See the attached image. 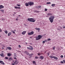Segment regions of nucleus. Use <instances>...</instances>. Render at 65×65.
<instances>
[{
	"mask_svg": "<svg viewBox=\"0 0 65 65\" xmlns=\"http://www.w3.org/2000/svg\"><path fill=\"white\" fill-rule=\"evenodd\" d=\"M42 42H43V43H45V41H43Z\"/></svg>",
	"mask_w": 65,
	"mask_h": 65,
	"instance_id": "4c0bfd02",
	"label": "nucleus"
},
{
	"mask_svg": "<svg viewBox=\"0 0 65 65\" xmlns=\"http://www.w3.org/2000/svg\"><path fill=\"white\" fill-rule=\"evenodd\" d=\"M29 3H25V5L26 6H29Z\"/></svg>",
	"mask_w": 65,
	"mask_h": 65,
	"instance_id": "9d476101",
	"label": "nucleus"
},
{
	"mask_svg": "<svg viewBox=\"0 0 65 65\" xmlns=\"http://www.w3.org/2000/svg\"><path fill=\"white\" fill-rule=\"evenodd\" d=\"M47 16H49V15H52V14L51 13H48L47 14Z\"/></svg>",
	"mask_w": 65,
	"mask_h": 65,
	"instance_id": "2eb2a0df",
	"label": "nucleus"
},
{
	"mask_svg": "<svg viewBox=\"0 0 65 65\" xmlns=\"http://www.w3.org/2000/svg\"><path fill=\"white\" fill-rule=\"evenodd\" d=\"M32 63H33V64H34L35 63H36V62H35V61H32Z\"/></svg>",
	"mask_w": 65,
	"mask_h": 65,
	"instance_id": "a878e982",
	"label": "nucleus"
},
{
	"mask_svg": "<svg viewBox=\"0 0 65 65\" xmlns=\"http://www.w3.org/2000/svg\"><path fill=\"white\" fill-rule=\"evenodd\" d=\"M38 6H36V8H38Z\"/></svg>",
	"mask_w": 65,
	"mask_h": 65,
	"instance_id": "13d9d810",
	"label": "nucleus"
},
{
	"mask_svg": "<svg viewBox=\"0 0 65 65\" xmlns=\"http://www.w3.org/2000/svg\"><path fill=\"white\" fill-rule=\"evenodd\" d=\"M55 47H53V50H55Z\"/></svg>",
	"mask_w": 65,
	"mask_h": 65,
	"instance_id": "c9c22d12",
	"label": "nucleus"
},
{
	"mask_svg": "<svg viewBox=\"0 0 65 65\" xmlns=\"http://www.w3.org/2000/svg\"><path fill=\"white\" fill-rule=\"evenodd\" d=\"M29 3L30 6L34 5V3L32 2H30Z\"/></svg>",
	"mask_w": 65,
	"mask_h": 65,
	"instance_id": "20e7f679",
	"label": "nucleus"
},
{
	"mask_svg": "<svg viewBox=\"0 0 65 65\" xmlns=\"http://www.w3.org/2000/svg\"><path fill=\"white\" fill-rule=\"evenodd\" d=\"M38 37H37L36 38V40H39L40 39L42 38V36L40 35H39L38 36Z\"/></svg>",
	"mask_w": 65,
	"mask_h": 65,
	"instance_id": "7ed1b4c3",
	"label": "nucleus"
},
{
	"mask_svg": "<svg viewBox=\"0 0 65 65\" xmlns=\"http://www.w3.org/2000/svg\"><path fill=\"white\" fill-rule=\"evenodd\" d=\"M14 59H15V60H17V58L15 57H14Z\"/></svg>",
	"mask_w": 65,
	"mask_h": 65,
	"instance_id": "3c124183",
	"label": "nucleus"
},
{
	"mask_svg": "<svg viewBox=\"0 0 65 65\" xmlns=\"http://www.w3.org/2000/svg\"><path fill=\"white\" fill-rule=\"evenodd\" d=\"M3 48V49H4V47H3V48Z\"/></svg>",
	"mask_w": 65,
	"mask_h": 65,
	"instance_id": "e2e57ef3",
	"label": "nucleus"
},
{
	"mask_svg": "<svg viewBox=\"0 0 65 65\" xmlns=\"http://www.w3.org/2000/svg\"><path fill=\"white\" fill-rule=\"evenodd\" d=\"M30 38L31 39V38H31V37H30Z\"/></svg>",
	"mask_w": 65,
	"mask_h": 65,
	"instance_id": "69168bd1",
	"label": "nucleus"
},
{
	"mask_svg": "<svg viewBox=\"0 0 65 65\" xmlns=\"http://www.w3.org/2000/svg\"><path fill=\"white\" fill-rule=\"evenodd\" d=\"M14 31H16V30H14Z\"/></svg>",
	"mask_w": 65,
	"mask_h": 65,
	"instance_id": "0e129e2a",
	"label": "nucleus"
},
{
	"mask_svg": "<svg viewBox=\"0 0 65 65\" xmlns=\"http://www.w3.org/2000/svg\"><path fill=\"white\" fill-rule=\"evenodd\" d=\"M12 60V58L11 57H10L9 58V60L10 61H11Z\"/></svg>",
	"mask_w": 65,
	"mask_h": 65,
	"instance_id": "5701e85b",
	"label": "nucleus"
},
{
	"mask_svg": "<svg viewBox=\"0 0 65 65\" xmlns=\"http://www.w3.org/2000/svg\"><path fill=\"white\" fill-rule=\"evenodd\" d=\"M17 6H20V4H17Z\"/></svg>",
	"mask_w": 65,
	"mask_h": 65,
	"instance_id": "473e14b6",
	"label": "nucleus"
},
{
	"mask_svg": "<svg viewBox=\"0 0 65 65\" xmlns=\"http://www.w3.org/2000/svg\"><path fill=\"white\" fill-rule=\"evenodd\" d=\"M51 2H47L46 3V4H51Z\"/></svg>",
	"mask_w": 65,
	"mask_h": 65,
	"instance_id": "393cba45",
	"label": "nucleus"
},
{
	"mask_svg": "<svg viewBox=\"0 0 65 65\" xmlns=\"http://www.w3.org/2000/svg\"><path fill=\"white\" fill-rule=\"evenodd\" d=\"M16 21H18V19H16Z\"/></svg>",
	"mask_w": 65,
	"mask_h": 65,
	"instance_id": "6e6d98bb",
	"label": "nucleus"
},
{
	"mask_svg": "<svg viewBox=\"0 0 65 65\" xmlns=\"http://www.w3.org/2000/svg\"><path fill=\"white\" fill-rule=\"evenodd\" d=\"M47 10V9H45V11H46Z\"/></svg>",
	"mask_w": 65,
	"mask_h": 65,
	"instance_id": "e433bc0d",
	"label": "nucleus"
},
{
	"mask_svg": "<svg viewBox=\"0 0 65 65\" xmlns=\"http://www.w3.org/2000/svg\"><path fill=\"white\" fill-rule=\"evenodd\" d=\"M61 63H64V62H63L62 61H61Z\"/></svg>",
	"mask_w": 65,
	"mask_h": 65,
	"instance_id": "c03bdc74",
	"label": "nucleus"
},
{
	"mask_svg": "<svg viewBox=\"0 0 65 65\" xmlns=\"http://www.w3.org/2000/svg\"><path fill=\"white\" fill-rule=\"evenodd\" d=\"M18 46L19 48H21V46L20 45H19Z\"/></svg>",
	"mask_w": 65,
	"mask_h": 65,
	"instance_id": "72a5a7b5",
	"label": "nucleus"
},
{
	"mask_svg": "<svg viewBox=\"0 0 65 65\" xmlns=\"http://www.w3.org/2000/svg\"><path fill=\"white\" fill-rule=\"evenodd\" d=\"M37 55H39H39H40V53H39L38 54H37Z\"/></svg>",
	"mask_w": 65,
	"mask_h": 65,
	"instance_id": "de8ad7c7",
	"label": "nucleus"
},
{
	"mask_svg": "<svg viewBox=\"0 0 65 65\" xmlns=\"http://www.w3.org/2000/svg\"><path fill=\"white\" fill-rule=\"evenodd\" d=\"M44 57L42 56H40L39 57L40 59H41V60H42L43 59H44Z\"/></svg>",
	"mask_w": 65,
	"mask_h": 65,
	"instance_id": "423d86ee",
	"label": "nucleus"
},
{
	"mask_svg": "<svg viewBox=\"0 0 65 65\" xmlns=\"http://www.w3.org/2000/svg\"><path fill=\"white\" fill-rule=\"evenodd\" d=\"M2 30L0 28V32H2Z\"/></svg>",
	"mask_w": 65,
	"mask_h": 65,
	"instance_id": "f704fd0d",
	"label": "nucleus"
},
{
	"mask_svg": "<svg viewBox=\"0 0 65 65\" xmlns=\"http://www.w3.org/2000/svg\"><path fill=\"white\" fill-rule=\"evenodd\" d=\"M49 57L51 59H53V58H54V56H50Z\"/></svg>",
	"mask_w": 65,
	"mask_h": 65,
	"instance_id": "4468645a",
	"label": "nucleus"
},
{
	"mask_svg": "<svg viewBox=\"0 0 65 65\" xmlns=\"http://www.w3.org/2000/svg\"><path fill=\"white\" fill-rule=\"evenodd\" d=\"M26 44H27V43H26Z\"/></svg>",
	"mask_w": 65,
	"mask_h": 65,
	"instance_id": "680f3d73",
	"label": "nucleus"
},
{
	"mask_svg": "<svg viewBox=\"0 0 65 65\" xmlns=\"http://www.w3.org/2000/svg\"><path fill=\"white\" fill-rule=\"evenodd\" d=\"M21 8V7H18V9H20Z\"/></svg>",
	"mask_w": 65,
	"mask_h": 65,
	"instance_id": "49530a36",
	"label": "nucleus"
},
{
	"mask_svg": "<svg viewBox=\"0 0 65 65\" xmlns=\"http://www.w3.org/2000/svg\"><path fill=\"white\" fill-rule=\"evenodd\" d=\"M15 62H18V60H15Z\"/></svg>",
	"mask_w": 65,
	"mask_h": 65,
	"instance_id": "603ef678",
	"label": "nucleus"
},
{
	"mask_svg": "<svg viewBox=\"0 0 65 65\" xmlns=\"http://www.w3.org/2000/svg\"><path fill=\"white\" fill-rule=\"evenodd\" d=\"M4 32H5V33H6V34H7V33H8V31H7V30L5 31Z\"/></svg>",
	"mask_w": 65,
	"mask_h": 65,
	"instance_id": "4be33fe9",
	"label": "nucleus"
},
{
	"mask_svg": "<svg viewBox=\"0 0 65 65\" xmlns=\"http://www.w3.org/2000/svg\"><path fill=\"white\" fill-rule=\"evenodd\" d=\"M25 54H26V55H28L29 54V53H27V51H25Z\"/></svg>",
	"mask_w": 65,
	"mask_h": 65,
	"instance_id": "412c9836",
	"label": "nucleus"
},
{
	"mask_svg": "<svg viewBox=\"0 0 65 65\" xmlns=\"http://www.w3.org/2000/svg\"><path fill=\"white\" fill-rule=\"evenodd\" d=\"M57 29L58 30H59V31H60V29H59V28Z\"/></svg>",
	"mask_w": 65,
	"mask_h": 65,
	"instance_id": "8fccbe9b",
	"label": "nucleus"
},
{
	"mask_svg": "<svg viewBox=\"0 0 65 65\" xmlns=\"http://www.w3.org/2000/svg\"><path fill=\"white\" fill-rule=\"evenodd\" d=\"M26 33V31H23L22 32V34H23V35H24L25 33Z\"/></svg>",
	"mask_w": 65,
	"mask_h": 65,
	"instance_id": "f8f14e48",
	"label": "nucleus"
},
{
	"mask_svg": "<svg viewBox=\"0 0 65 65\" xmlns=\"http://www.w3.org/2000/svg\"><path fill=\"white\" fill-rule=\"evenodd\" d=\"M12 65H15V64H14V63H12Z\"/></svg>",
	"mask_w": 65,
	"mask_h": 65,
	"instance_id": "4d7b16f0",
	"label": "nucleus"
},
{
	"mask_svg": "<svg viewBox=\"0 0 65 65\" xmlns=\"http://www.w3.org/2000/svg\"><path fill=\"white\" fill-rule=\"evenodd\" d=\"M16 63V62H14V64H15Z\"/></svg>",
	"mask_w": 65,
	"mask_h": 65,
	"instance_id": "052dcab7",
	"label": "nucleus"
},
{
	"mask_svg": "<svg viewBox=\"0 0 65 65\" xmlns=\"http://www.w3.org/2000/svg\"><path fill=\"white\" fill-rule=\"evenodd\" d=\"M35 12H39V11L36 10L35 11Z\"/></svg>",
	"mask_w": 65,
	"mask_h": 65,
	"instance_id": "c85d7f7f",
	"label": "nucleus"
},
{
	"mask_svg": "<svg viewBox=\"0 0 65 65\" xmlns=\"http://www.w3.org/2000/svg\"><path fill=\"white\" fill-rule=\"evenodd\" d=\"M45 41V42H47V40H46V41Z\"/></svg>",
	"mask_w": 65,
	"mask_h": 65,
	"instance_id": "864d4df0",
	"label": "nucleus"
},
{
	"mask_svg": "<svg viewBox=\"0 0 65 65\" xmlns=\"http://www.w3.org/2000/svg\"><path fill=\"white\" fill-rule=\"evenodd\" d=\"M2 21H4L5 20V19L3 18L2 19Z\"/></svg>",
	"mask_w": 65,
	"mask_h": 65,
	"instance_id": "37998d69",
	"label": "nucleus"
},
{
	"mask_svg": "<svg viewBox=\"0 0 65 65\" xmlns=\"http://www.w3.org/2000/svg\"><path fill=\"white\" fill-rule=\"evenodd\" d=\"M51 39H48L47 40H48V41H50V40H51Z\"/></svg>",
	"mask_w": 65,
	"mask_h": 65,
	"instance_id": "58836bf2",
	"label": "nucleus"
},
{
	"mask_svg": "<svg viewBox=\"0 0 65 65\" xmlns=\"http://www.w3.org/2000/svg\"><path fill=\"white\" fill-rule=\"evenodd\" d=\"M35 29L37 30H40V29L39 28H35Z\"/></svg>",
	"mask_w": 65,
	"mask_h": 65,
	"instance_id": "f3484780",
	"label": "nucleus"
},
{
	"mask_svg": "<svg viewBox=\"0 0 65 65\" xmlns=\"http://www.w3.org/2000/svg\"><path fill=\"white\" fill-rule=\"evenodd\" d=\"M5 59H8V57H5Z\"/></svg>",
	"mask_w": 65,
	"mask_h": 65,
	"instance_id": "2f4dec72",
	"label": "nucleus"
},
{
	"mask_svg": "<svg viewBox=\"0 0 65 65\" xmlns=\"http://www.w3.org/2000/svg\"><path fill=\"white\" fill-rule=\"evenodd\" d=\"M52 6V7H54L55 6V4H52L51 5Z\"/></svg>",
	"mask_w": 65,
	"mask_h": 65,
	"instance_id": "aec40b11",
	"label": "nucleus"
},
{
	"mask_svg": "<svg viewBox=\"0 0 65 65\" xmlns=\"http://www.w3.org/2000/svg\"><path fill=\"white\" fill-rule=\"evenodd\" d=\"M14 8L16 9H18V7H15Z\"/></svg>",
	"mask_w": 65,
	"mask_h": 65,
	"instance_id": "ea45409f",
	"label": "nucleus"
},
{
	"mask_svg": "<svg viewBox=\"0 0 65 65\" xmlns=\"http://www.w3.org/2000/svg\"><path fill=\"white\" fill-rule=\"evenodd\" d=\"M34 34V32L33 31L31 32L30 33H28V35H32Z\"/></svg>",
	"mask_w": 65,
	"mask_h": 65,
	"instance_id": "39448f33",
	"label": "nucleus"
},
{
	"mask_svg": "<svg viewBox=\"0 0 65 65\" xmlns=\"http://www.w3.org/2000/svg\"><path fill=\"white\" fill-rule=\"evenodd\" d=\"M11 35V32H10L8 34V36H9L10 35Z\"/></svg>",
	"mask_w": 65,
	"mask_h": 65,
	"instance_id": "ddd939ff",
	"label": "nucleus"
},
{
	"mask_svg": "<svg viewBox=\"0 0 65 65\" xmlns=\"http://www.w3.org/2000/svg\"><path fill=\"white\" fill-rule=\"evenodd\" d=\"M19 17H20V15H19Z\"/></svg>",
	"mask_w": 65,
	"mask_h": 65,
	"instance_id": "338daca9",
	"label": "nucleus"
},
{
	"mask_svg": "<svg viewBox=\"0 0 65 65\" xmlns=\"http://www.w3.org/2000/svg\"><path fill=\"white\" fill-rule=\"evenodd\" d=\"M33 55H34L33 54L31 53V54H30L29 55V56H31V57H32V56H33Z\"/></svg>",
	"mask_w": 65,
	"mask_h": 65,
	"instance_id": "a211bd4d",
	"label": "nucleus"
},
{
	"mask_svg": "<svg viewBox=\"0 0 65 65\" xmlns=\"http://www.w3.org/2000/svg\"><path fill=\"white\" fill-rule=\"evenodd\" d=\"M63 28L64 29L65 28V26H63Z\"/></svg>",
	"mask_w": 65,
	"mask_h": 65,
	"instance_id": "09e8293b",
	"label": "nucleus"
},
{
	"mask_svg": "<svg viewBox=\"0 0 65 65\" xmlns=\"http://www.w3.org/2000/svg\"><path fill=\"white\" fill-rule=\"evenodd\" d=\"M41 7V6H38V8H40Z\"/></svg>",
	"mask_w": 65,
	"mask_h": 65,
	"instance_id": "a19ab883",
	"label": "nucleus"
},
{
	"mask_svg": "<svg viewBox=\"0 0 65 65\" xmlns=\"http://www.w3.org/2000/svg\"><path fill=\"white\" fill-rule=\"evenodd\" d=\"M11 32H13V33L14 34H15V32H14V31H13V30H12L11 31Z\"/></svg>",
	"mask_w": 65,
	"mask_h": 65,
	"instance_id": "c756f323",
	"label": "nucleus"
},
{
	"mask_svg": "<svg viewBox=\"0 0 65 65\" xmlns=\"http://www.w3.org/2000/svg\"><path fill=\"white\" fill-rule=\"evenodd\" d=\"M63 62H64V63H65V60H63Z\"/></svg>",
	"mask_w": 65,
	"mask_h": 65,
	"instance_id": "a18cd8bd",
	"label": "nucleus"
},
{
	"mask_svg": "<svg viewBox=\"0 0 65 65\" xmlns=\"http://www.w3.org/2000/svg\"><path fill=\"white\" fill-rule=\"evenodd\" d=\"M30 46V48L29 47H27V49H28V50H33V47L31 46Z\"/></svg>",
	"mask_w": 65,
	"mask_h": 65,
	"instance_id": "0eeeda50",
	"label": "nucleus"
},
{
	"mask_svg": "<svg viewBox=\"0 0 65 65\" xmlns=\"http://www.w3.org/2000/svg\"><path fill=\"white\" fill-rule=\"evenodd\" d=\"M0 37H1V36H0Z\"/></svg>",
	"mask_w": 65,
	"mask_h": 65,
	"instance_id": "774afa93",
	"label": "nucleus"
},
{
	"mask_svg": "<svg viewBox=\"0 0 65 65\" xmlns=\"http://www.w3.org/2000/svg\"><path fill=\"white\" fill-rule=\"evenodd\" d=\"M60 57L61 58H63V55H61L60 56Z\"/></svg>",
	"mask_w": 65,
	"mask_h": 65,
	"instance_id": "7c9ffc66",
	"label": "nucleus"
},
{
	"mask_svg": "<svg viewBox=\"0 0 65 65\" xmlns=\"http://www.w3.org/2000/svg\"><path fill=\"white\" fill-rule=\"evenodd\" d=\"M7 48L9 50H11V48L9 47H8Z\"/></svg>",
	"mask_w": 65,
	"mask_h": 65,
	"instance_id": "dca6fc26",
	"label": "nucleus"
},
{
	"mask_svg": "<svg viewBox=\"0 0 65 65\" xmlns=\"http://www.w3.org/2000/svg\"><path fill=\"white\" fill-rule=\"evenodd\" d=\"M27 20L29 22H35V20L34 18H28L27 19Z\"/></svg>",
	"mask_w": 65,
	"mask_h": 65,
	"instance_id": "f03ea898",
	"label": "nucleus"
},
{
	"mask_svg": "<svg viewBox=\"0 0 65 65\" xmlns=\"http://www.w3.org/2000/svg\"><path fill=\"white\" fill-rule=\"evenodd\" d=\"M0 63L2 64H3V65H4L5 64L2 61H0Z\"/></svg>",
	"mask_w": 65,
	"mask_h": 65,
	"instance_id": "6e6552de",
	"label": "nucleus"
},
{
	"mask_svg": "<svg viewBox=\"0 0 65 65\" xmlns=\"http://www.w3.org/2000/svg\"><path fill=\"white\" fill-rule=\"evenodd\" d=\"M55 19V16H51L49 18V20L51 23H53V21H54V19Z\"/></svg>",
	"mask_w": 65,
	"mask_h": 65,
	"instance_id": "f257e3e1",
	"label": "nucleus"
},
{
	"mask_svg": "<svg viewBox=\"0 0 65 65\" xmlns=\"http://www.w3.org/2000/svg\"><path fill=\"white\" fill-rule=\"evenodd\" d=\"M10 56H11V55L10 53H8V56L9 57H10Z\"/></svg>",
	"mask_w": 65,
	"mask_h": 65,
	"instance_id": "b1692460",
	"label": "nucleus"
},
{
	"mask_svg": "<svg viewBox=\"0 0 65 65\" xmlns=\"http://www.w3.org/2000/svg\"><path fill=\"white\" fill-rule=\"evenodd\" d=\"M18 62H16V64H18Z\"/></svg>",
	"mask_w": 65,
	"mask_h": 65,
	"instance_id": "5fc2aeb1",
	"label": "nucleus"
},
{
	"mask_svg": "<svg viewBox=\"0 0 65 65\" xmlns=\"http://www.w3.org/2000/svg\"><path fill=\"white\" fill-rule=\"evenodd\" d=\"M0 10L1 11H2V12H3L4 11V10Z\"/></svg>",
	"mask_w": 65,
	"mask_h": 65,
	"instance_id": "bb28decb",
	"label": "nucleus"
},
{
	"mask_svg": "<svg viewBox=\"0 0 65 65\" xmlns=\"http://www.w3.org/2000/svg\"><path fill=\"white\" fill-rule=\"evenodd\" d=\"M48 56H49V53H48Z\"/></svg>",
	"mask_w": 65,
	"mask_h": 65,
	"instance_id": "bf43d9fd",
	"label": "nucleus"
},
{
	"mask_svg": "<svg viewBox=\"0 0 65 65\" xmlns=\"http://www.w3.org/2000/svg\"><path fill=\"white\" fill-rule=\"evenodd\" d=\"M54 58L55 59H56V60H58V58L57 57L54 56Z\"/></svg>",
	"mask_w": 65,
	"mask_h": 65,
	"instance_id": "6ab92c4d",
	"label": "nucleus"
},
{
	"mask_svg": "<svg viewBox=\"0 0 65 65\" xmlns=\"http://www.w3.org/2000/svg\"><path fill=\"white\" fill-rule=\"evenodd\" d=\"M4 54L3 53L2 54H0V55L2 57H4Z\"/></svg>",
	"mask_w": 65,
	"mask_h": 65,
	"instance_id": "1a4fd4ad",
	"label": "nucleus"
},
{
	"mask_svg": "<svg viewBox=\"0 0 65 65\" xmlns=\"http://www.w3.org/2000/svg\"><path fill=\"white\" fill-rule=\"evenodd\" d=\"M3 8H4V6L2 5H0V9H2Z\"/></svg>",
	"mask_w": 65,
	"mask_h": 65,
	"instance_id": "9b49d317",
	"label": "nucleus"
},
{
	"mask_svg": "<svg viewBox=\"0 0 65 65\" xmlns=\"http://www.w3.org/2000/svg\"><path fill=\"white\" fill-rule=\"evenodd\" d=\"M38 58H39V57H38L37 56L35 57V58L36 59H38Z\"/></svg>",
	"mask_w": 65,
	"mask_h": 65,
	"instance_id": "cd10ccee",
	"label": "nucleus"
},
{
	"mask_svg": "<svg viewBox=\"0 0 65 65\" xmlns=\"http://www.w3.org/2000/svg\"><path fill=\"white\" fill-rule=\"evenodd\" d=\"M58 28H59L60 29H62V27H59Z\"/></svg>",
	"mask_w": 65,
	"mask_h": 65,
	"instance_id": "79ce46f5",
	"label": "nucleus"
}]
</instances>
